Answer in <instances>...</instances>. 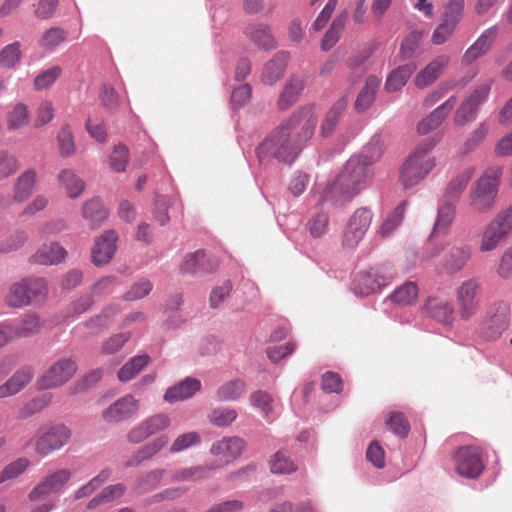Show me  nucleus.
Instances as JSON below:
<instances>
[{
    "mask_svg": "<svg viewBox=\"0 0 512 512\" xmlns=\"http://www.w3.org/2000/svg\"><path fill=\"white\" fill-rule=\"evenodd\" d=\"M270 470L274 474H290L297 470L296 464L284 450H279L270 459Z\"/></svg>",
    "mask_w": 512,
    "mask_h": 512,
    "instance_id": "49530a36",
    "label": "nucleus"
},
{
    "mask_svg": "<svg viewBox=\"0 0 512 512\" xmlns=\"http://www.w3.org/2000/svg\"><path fill=\"white\" fill-rule=\"evenodd\" d=\"M52 401L50 393H44L28 401L18 412V417L21 419L28 418L35 413L42 411Z\"/></svg>",
    "mask_w": 512,
    "mask_h": 512,
    "instance_id": "8fccbe9b",
    "label": "nucleus"
},
{
    "mask_svg": "<svg viewBox=\"0 0 512 512\" xmlns=\"http://www.w3.org/2000/svg\"><path fill=\"white\" fill-rule=\"evenodd\" d=\"M67 257L66 249L58 242H50L39 247L28 259L29 263L43 266L57 265Z\"/></svg>",
    "mask_w": 512,
    "mask_h": 512,
    "instance_id": "412c9836",
    "label": "nucleus"
},
{
    "mask_svg": "<svg viewBox=\"0 0 512 512\" xmlns=\"http://www.w3.org/2000/svg\"><path fill=\"white\" fill-rule=\"evenodd\" d=\"M55 109L51 101L43 100L40 102L37 110L36 117L34 121V126L36 128L42 127L49 122H51L54 118Z\"/></svg>",
    "mask_w": 512,
    "mask_h": 512,
    "instance_id": "e2e57ef3",
    "label": "nucleus"
},
{
    "mask_svg": "<svg viewBox=\"0 0 512 512\" xmlns=\"http://www.w3.org/2000/svg\"><path fill=\"white\" fill-rule=\"evenodd\" d=\"M456 29V25L442 20V22L434 29L431 37V42L434 45H442L447 42Z\"/></svg>",
    "mask_w": 512,
    "mask_h": 512,
    "instance_id": "69168bd1",
    "label": "nucleus"
},
{
    "mask_svg": "<svg viewBox=\"0 0 512 512\" xmlns=\"http://www.w3.org/2000/svg\"><path fill=\"white\" fill-rule=\"evenodd\" d=\"M475 173L473 166L467 167L455 175L447 184L443 199L456 203Z\"/></svg>",
    "mask_w": 512,
    "mask_h": 512,
    "instance_id": "c85d7f7f",
    "label": "nucleus"
},
{
    "mask_svg": "<svg viewBox=\"0 0 512 512\" xmlns=\"http://www.w3.org/2000/svg\"><path fill=\"white\" fill-rule=\"evenodd\" d=\"M512 231V206L498 213L483 230L479 250H495Z\"/></svg>",
    "mask_w": 512,
    "mask_h": 512,
    "instance_id": "0eeeda50",
    "label": "nucleus"
},
{
    "mask_svg": "<svg viewBox=\"0 0 512 512\" xmlns=\"http://www.w3.org/2000/svg\"><path fill=\"white\" fill-rule=\"evenodd\" d=\"M348 19V12L344 11L337 15V17L332 21L329 29L324 34L321 40V49L323 51L330 50L339 40L346 22Z\"/></svg>",
    "mask_w": 512,
    "mask_h": 512,
    "instance_id": "ea45409f",
    "label": "nucleus"
},
{
    "mask_svg": "<svg viewBox=\"0 0 512 512\" xmlns=\"http://www.w3.org/2000/svg\"><path fill=\"white\" fill-rule=\"evenodd\" d=\"M450 62L445 54L438 55L421 69L414 78V84L419 89H425L434 84L444 73Z\"/></svg>",
    "mask_w": 512,
    "mask_h": 512,
    "instance_id": "aec40b11",
    "label": "nucleus"
},
{
    "mask_svg": "<svg viewBox=\"0 0 512 512\" xmlns=\"http://www.w3.org/2000/svg\"><path fill=\"white\" fill-rule=\"evenodd\" d=\"M152 288V283L149 280L141 279L131 286L129 291L124 295V299L127 301L142 299L151 292Z\"/></svg>",
    "mask_w": 512,
    "mask_h": 512,
    "instance_id": "774afa93",
    "label": "nucleus"
},
{
    "mask_svg": "<svg viewBox=\"0 0 512 512\" xmlns=\"http://www.w3.org/2000/svg\"><path fill=\"white\" fill-rule=\"evenodd\" d=\"M423 309L427 316L440 323L449 325L454 320L453 306L447 301L430 298L426 301Z\"/></svg>",
    "mask_w": 512,
    "mask_h": 512,
    "instance_id": "7c9ffc66",
    "label": "nucleus"
},
{
    "mask_svg": "<svg viewBox=\"0 0 512 512\" xmlns=\"http://www.w3.org/2000/svg\"><path fill=\"white\" fill-rule=\"evenodd\" d=\"M220 265V261L207 254L204 250H198L188 253L180 264V271L185 274H195L198 272H212Z\"/></svg>",
    "mask_w": 512,
    "mask_h": 512,
    "instance_id": "6ab92c4d",
    "label": "nucleus"
},
{
    "mask_svg": "<svg viewBox=\"0 0 512 512\" xmlns=\"http://www.w3.org/2000/svg\"><path fill=\"white\" fill-rule=\"evenodd\" d=\"M77 371V363L73 357H63L50 365L38 378L40 389H55L69 382Z\"/></svg>",
    "mask_w": 512,
    "mask_h": 512,
    "instance_id": "6e6552de",
    "label": "nucleus"
},
{
    "mask_svg": "<svg viewBox=\"0 0 512 512\" xmlns=\"http://www.w3.org/2000/svg\"><path fill=\"white\" fill-rule=\"evenodd\" d=\"M407 206V201H402L388 214L377 231V235L381 239L390 237L400 226L403 221Z\"/></svg>",
    "mask_w": 512,
    "mask_h": 512,
    "instance_id": "c9c22d12",
    "label": "nucleus"
},
{
    "mask_svg": "<svg viewBox=\"0 0 512 512\" xmlns=\"http://www.w3.org/2000/svg\"><path fill=\"white\" fill-rule=\"evenodd\" d=\"M30 465V462L27 458H18L17 460L9 463L4 469L0 472V484L4 483L8 480H12L21 475Z\"/></svg>",
    "mask_w": 512,
    "mask_h": 512,
    "instance_id": "5fc2aeb1",
    "label": "nucleus"
},
{
    "mask_svg": "<svg viewBox=\"0 0 512 512\" xmlns=\"http://www.w3.org/2000/svg\"><path fill=\"white\" fill-rule=\"evenodd\" d=\"M60 74L61 68L59 66H52L41 71L34 79L35 89L39 91L48 88L58 79Z\"/></svg>",
    "mask_w": 512,
    "mask_h": 512,
    "instance_id": "052dcab7",
    "label": "nucleus"
},
{
    "mask_svg": "<svg viewBox=\"0 0 512 512\" xmlns=\"http://www.w3.org/2000/svg\"><path fill=\"white\" fill-rule=\"evenodd\" d=\"M437 140L427 139L421 143L405 160L400 168L399 180L405 188L420 183L435 167L436 160L432 150Z\"/></svg>",
    "mask_w": 512,
    "mask_h": 512,
    "instance_id": "20e7f679",
    "label": "nucleus"
},
{
    "mask_svg": "<svg viewBox=\"0 0 512 512\" xmlns=\"http://www.w3.org/2000/svg\"><path fill=\"white\" fill-rule=\"evenodd\" d=\"M168 443V439L165 436L155 438L151 442L147 443L136 451L132 457L125 463L126 467L137 466L145 460H148L160 452Z\"/></svg>",
    "mask_w": 512,
    "mask_h": 512,
    "instance_id": "473e14b6",
    "label": "nucleus"
},
{
    "mask_svg": "<svg viewBox=\"0 0 512 512\" xmlns=\"http://www.w3.org/2000/svg\"><path fill=\"white\" fill-rule=\"evenodd\" d=\"M329 216L327 212L320 211L315 213L308 221L310 234L317 238L324 235L328 230Z\"/></svg>",
    "mask_w": 512,
    "mask_h": 512,
    "instance_id": "13d9d810",
    "label": "nucleus"
},
{
    "mask_svg": "<svg viewBox=\"0 0 512 512\" xmlns=\"http://www.w3.org/2000/svg\"><path fill=\"white\" fill-rule=\"evenodd\" d=\"M201 389V382L192 377H187L177 384L169 387L163 396L167 403H176L193 397Z\"/></svg>",
    "mask_w": 512,
    "mask_h": 512,
    "instance_id": "393cba45",
    "label": "nucleus"
},
{
    "mask_svg": "<svg viewBox=\"0 0 512 512\" xmlns=\"http://www.w3.org/2000/svg\"><path fill=\"white\" fill-rule=\"evenodd\" d=\"M386 424L394 434L401 438L406 437L410 431V425L401 412H391Z\"/></svg>",
    "mask_w": 512,
    "mask_h": 512,
    "instance_id": "4d7b16f0",
    "label": "nucleus"
},
{
    "mask_svg": "<svg viewBox=\"0 0 512 512\" xmlns=\"http://www.w3.org/2000/svg\"><path fill=\"white\" fill-rule=\"evenodd\" d=\"M43 328V321L39 314L29 312L24 314L17 323H10V331L13 339L31 338L39 334Z\"/></svg>",
    "mask_w": 512,
    "mask_h": 512,
    "instance_id": "a878e982",
    "label": "nucleus"
},
{
    "mask_svg": "<svg viewBox=\"0 0 512 512\" xmlns=\"http://www.w3.org/2000/svg\"><path fill=\"white\" fill-rule=\"evenodd\" d=\"M417 66L414 62L407 63L394 69L387 77L385 88L389 92L400 90L415 72Z\"/></svg>",
    "mask_w": 512,
    "mask_h": 512,
    "instance_id": "58836bf2",
    "label": "nucleus"
},
{
    "mask_svg": "<svg viewBox=\"0 0 512 512\" xmlns=\"http://www.w3.org/2000/svg\"><path fill=\"white\" fill-rule=\"evenodd\" d=\"M71 478L72 471L68 468L51 471L42 477L27 495L31 503H39L30 512L53 511L57 506V501L52 496L64 493Z\"/></svg>",
    "mask_w": 512,
    "mask_h": 512,
    "instance_id": "7ed1b4c3",
    "label": "nucleus"
},
{
    "mask_svg": "<svg viewBox=\"0 0 512 512\" xmlns=\"http://www.w3.org/2000/svg\"><path fill=\"white\" fill-rule=\"evenodd\" d=\"M141 402L132 394H126L105 408L101 417L107 424H117L136 416L140 410Z\"/></svg>",
    "mask_w": 512,
    "mask_h": 512,
    "instance_id": "f8f14e48",
    "label": "nucleus"
},
{
    "mask_svg": "<svg viewBox=\"0 0 512 512\" xmlns=\"http://www.w3.org/2000/svg\"><path fill=\"white\" fill-rule=\"evenodd\" d=\"M49 293L45 278L28 276L12 283L4 297L6 306L20 309L45 302Z\"/></svg>",
    "mask_w": 512,
    "mask_h": 512,
    "instance_id": "423d86ee",
    "label": "nucleus"
},
{
    "mask_svg": "<svg viewBox=\"0 0 512 512\" xmlns=\"http://www.w3.org/2000/svg\"><path fill=\"white\" fill-rule=\"evenodd\" d=\"M19 168L16 157L7 151H0V181L13 175Z\"/></svg>",
    "mask_w": 512,
    "mask_h": 512,
    "instance_id": "0e129e2a",
    "label": "nucleus"
},
{
    "mask_svg": "<svg viewBox=\"0 0 512 512\" xmlns=\"http://www.w3.org/2000/svg\"><path fill=\"white\" fill-rule=\"evenodd\" d=\"M471 248L469 246H460L453 248L445 260L444 268L447 273L454 274L463 269L471 258Z\"/></svg>",
    "mask_w": 512,
    "mask_h": 512,
    "instance_id": "79ce46f5",
    "label": "nucleus"
},
{
    "mask_svg": "<svg viewBox=\"0 0 512 512\" xmlns=\"http://www.w3.org/2000/svg\"><path fill=\"white\" fill-rule=\"evenodd\" d=\"M457 102L455 96H451L443 104L434 109L427 117L423 118L417 125V131L421 135L437 129L453 110Z\"/></svg>",
    "mask_w": 512,
    "mask_h": 512,
    "instance_id": "4be33fe9",
    "label": "nucleus"
},
{
    "mask_svg": "<svg viewBox=\"0 0 512 512\" xmlns=\"http://www.w3.org/2000/svg\"><path fill=\"white\" fill-rule=\"evenodd\" d=\"M27 240L28 234L26 231H16L0 245V252L10 253L16 251L23 247Z\"/></svg>",
    "mask_w": 512,
    "mask_h": 512,
    "instance_id": "338daca9",
    "label": "nucleus"
},
{
    "mask_svg": "<svg viewBox=\"0 0 512 512\" xmlns=\"http://www.w3.org/2000/svg\"><path fill=\"white\" fill-rule=\"evenodd\" d=\"M129 159V152L126 146L117 145L114 147L110 157L109 165L115 172H123Z\"/></svg>",
    "mask_w": 512,
    "mask_h": 512,
    "instance_id": "680f3d73",
    "label": "nucleus"
},
{
    "mask_svg": "<svg viewBox=\"0 0 512 512\" xmlns=\"http://www.w3.org/2000/svg\"><path fill=\"white\" fill-rule=\"evenodd\" d=\"M304 86L305 78L303 76H290L278 99V109L282 111L289 109L298 100V97L304 89Z\"/></svg>",
    "mask_w": 512,
    "mask_h": 512,
    "instance_id": "c756f323",
    "label": "nucleus"
},
{
    "mask_svg": "<svg viewBox=\"0 0 512 512\" xmlns=\"http://www.w3.org/2000/svg\"><path fill=\"white\" fill-rule=\"evenodd\" d=\"M491 84V80L485 81L464 99L453 117L456 125L463 126L475 118L479 105L487 98L490 92Z\"/></svg>",
    "mask_w": 512,
    "mask_h": 512,
    "instance_id": "4468645a",
    "label": "nucleus"
},
{
    "mask_svg": "<svg viewBox=\"0 0 512 512\" xmlns=\"http://www.w3.org/2000/svg\"><path fill=\"white\" fill-rule=\"evenodd\" d=\"M393 276L391 270L385 266L360 272L355 280L356 290L363 295L378 292L382 287L390 283Z\"/></svg>",
    "mask_w": 512,
    "mask_h": 512,
    "instance_id": "dca6fc26",
    "label": "nucleus"
},
{
    "mask_svg": "<svg viewBox=\"0 0 512 512\" xmlns=\"http://www.w3.org/2000/svg\"><path fill=\"white\" fill-rule=\"evenodd\" d=\"M66 36L67 33L63 29L52 27L43 33L39 45L45 50H53L65 41Z\"/></svg>",
    "mask_w": 512,
    "mask_h": 512,
    "instance_id": "603ef678",
    "label": "nucleus"
},
{
    "mask_svg": "<svg viewBox=\"0 0 512 512\" xmlns=\"http://www.w3.org/2000/svg\"><path fill=\"white\" fill-rule=\"evenodd\" d=\"M83 217L90 222L92 229L98 228L108 217V211L97 199L85 202L82 208Z\"/></svg>",
    "mask_w": 512,
    "mask_h": 512,
    "instance_id": "37998d69",
    "label": "nucleus"
},
{
    "mask_svg": "<svg viewBox=\"0 0 512 512\" xmlns=\"http://www.w3.org/2000/svg\"><path fill=\"white\" fill-rule=\"evenodd\" d=\"M423 36L424 32L420 30L410 32L408 36L402 41L400 47L401 56L405 59L411 58L415 51L418 49L419 43Z\"/></svg>",
    "mask_w": 512,
    "mask_h": 512,
    "instance_id": "bf43d9fd",
    "label": "nucleus"
},
{
    "mask_svg": "<svg viewBox=\"0 0 512 512\" xmlns=\"http://www.w3.org/2000/svg\"><path fill=\"white\" fill-rule=\"evenodd\" d=\"M130 338V332H122L111 335L109 338L102 342L100 347L101 354L112 355L119 352Z\"/></svg>",
    "mask_w": 512,
    "mask_h": 512,
    "instance_id": "3c124183",
    "label": "nucleus"
},
{
    "mask_svg": "<svg viewBox=\"0 0 512 512\" xmlns=\"http://www.w3.org/2000/svg\"><path fill=\"white\" fill-rule=\"evenodd\" d=\"M244 34L262 50H272L277 47V41L268 25L262 23L250 24L245 28Z\"/></svg>",
    "mask_w": 512,
    "mask_h": 512,
    "instance_id": "bb28decb",
    "label": "nucleus"
},
{
    "mask_svg": "<svg viewBox=\"0 0 512 512\" xmlns=\"http://www.w3.org/2000/svg\"><path fill=\"white\" fill-rule=\"evenodd\" d=\"M71 437L72 430L67 425L63 423L51 425L35 438V451L38 455L46 457L67 445Z\"/></svg>",
    "mask_w": 512,
    "mask_h": 512,
    "instance_id": "1a4fd4ad",
    "label": "nucleus"
},
{
    "mask_svg": "<svg viewBox=\"0 0 512 512\" xmlns=\"http://www.w3.org/2000/svg\"><path fill=\"white\" fill-rule=\"evenodd\" d=\"M289 60V53L286 51L277 52L271 60L263 67L261 72V81L268 85H273L282 78Z\"/></svg>",
    "mask_w": 512,
    "mask_h": 512,
    "instance_id": "cd10ccee",
    "label": "nucleus"
},
{
    "mask_svg": "<svg viewBox=\"0 0 512 512\" xmlns=\"http://www.w3.org/2000/svg\"><path fill=\"white\" fill-rule=\"evenodd\" d=\"M455 470L465 478L478 477L484 468L481 452L477 447L465 446L454 453Z\"/></svg>",
    "mask_w": 512,
    "mask_h": 512,
    "instance_id": "2eb2a0df",
    "label": "nucleus"
},
{
    "mask_svg": "<svg viewBox=\"0 0 512 512\" xmlns=\"http://www.w3.org/2000/svg\"><path fill=\"white\" fill-rule=\"evenodd\" d=\"M211 468L207 466H195L175 471L171 480L173 482L198 481L208 476Z\"/></svg>",
    "mask_w": 512,
    "mask_h": 512,
    "instance_id": "09e8293b",
    "label": "nucleus"
},
{
    "mask_svg": "<svg viewBox=\"0 0 512 512\" xmlns=\"http://www.w3.org/2000/svg\"><path fill=\"white\" fill-rule=\"evenodd\" d=\"M418 297V287L416 283L408 281L397 288L390 296L392 302L398 305H410Z\"/></svg>",
    "mask_w": 512,
    "mask_h": 512,
    "instance_id": "de8ad7c7",
    "label": "nucleus"
},
{
    "mask_svg": "<svg viewBox=\"0 0 512 512\" xmlns=\"http://www.w3.org/2000/svg\"><path fill=\"white\" fill-rule=\"evenodd\" d=\"M509 307L504 302L493 304L481 324L485 337L494 339L508 327Z\"/></svg>",
    "mask_w": 512,
    "mask_h": 512,
    "instance_id": "f3484780",
    "label": "nucleus"
},
{
    "mask_svg": "<svg viewBox=\"0 0 512 512\" xmlns=\"http://www.w3.org/2000/svg\"><path fill=\"white\" fill-rule=\"evenodd\" d=\"M171 424L170 417L165 413H157L146 417L132 427L126 435L129 443L139 444L149 437L166 430Z\"/></svg>",
    "mask_w": 512,
    "mask_h": 512,
    "instance_id": "ddd939ff",
    "label": "nucleus"
},
{
    "mask_svg": "<svg viewBox=\"0 0 512 512\" xmlns=\"http://www.w3.org/2000/svg\"><path fill=\"white\" fill-rule=\"evenodd\" d=\"M317 118L312 109L303 108L273 129L257 148L259 157H273L291 164L314 134Z\"/></svg>",
    "mask_w": 512,
    "mask_h": 512,
    "instance_id": "f257e3e1",
    "label": "nucleus"
},
{
    "mask_svg": "<svg viewBox=\"0 0 512 512\" xmlns=\"http://www.w3.org/2000/svg\"><path fill=\"white\" fill-rule=\"evenodd\" d=\"M22 59L21 44L15 41L4 46L0 50V67L5 69H14Z\"/></svg>",
    "mask_w": 512,
    "mask_h": 512,
    "instance_id": "a18cd8bd",
    "label": "nucleus"
},
{
    "mask_svg": "<svg viewBox=\"0 0 512 512\" xmlns=\"http://www.w3.org/2000/svg\"><path fill=\"white\" fill-rule=\"evenodd\" d=\"M498 36V28L492 26L486 29L479 38L465 51L462 62L471 64L479 57L486 54Z\"/></svg>",
    "mask_w": 512,
    "mask_h": 512,
    "instance_id": "b1692460",
    "label": "nucleus"
},
{
    "mask_svg": "<svg viewBox=\"0 0 512 512\" xmlns=\"http://www.w3.org/2000/svg\"><path fill=\"white\" fill-rule=\"evenodd\" d=\"M118 235L114 230L104 231L96 239L91 251L92 261L96 266L108 264L117 249Z\"/></svg>",
    "mask_w": 512,
    "mask_h": 512,
    "instance_id": "a211bd4d",
    "label": "nucleus"
},
{
    "mask_svg": "<svg viewBox=\"0 0 512 512\" xmlns=\"http://www.w3.org/2000/svg\"><path fill=\"white\" fill-rule=\"evenodd\" d=\"M117 309L109 307L103 310L99 315L89 319L84 323L85 327L90 330L92 334L98 333L101 329L109 325L110 319L117 313Z\"/></svg>",
    "mask_w": 512,
    "mask_h": 512,
    "instance_id": "6e6d98bb",
    "label": "nucleus"
},
{
    "mask_svg": "<svg viewBox=\"0 0 512 512\" xmlns=\"http://www.w3.org/2000/svg\"><path fill=\"white\" fill-rule=\"evenodd\" d=\"M57 178L69 198L75 199L82 194L85 187L84 182L73 170L62 169Z\"/></svg>",
    "mask_w": 512,
    "mask_h": 512,
    "instance_id": "a19ab883",
    "label": "nucleus"
},
{
    "mask_svg": "<svg viewBox=\"0 0 512 512\" xmlns=\"http://www.w3.org/2000/svg\"><path fill=\"white\" fill-rule=\"evenodd\" d=\"M370 161L364 156L351 157L337 178L321 192L319 201L332 204L349 201L366 184Z\"/></svg>",
    "mask_w": 512,
    "mask_h": 512,
    "instance_id": "f03ea898",
    "label": "nucleus"
},
{
    "mask_svg": "<svg viewBox=\"0 0 512 512\" xmlns=\"http://www.w3.org/2000/svg\"><path fill=\"white\" fill-rule=\"evenodd\" d=\"M34 368L25 365L17 369L14 374L0 385V399L13 396L22 391L33 379Z\"/></svg>",
    "mask_w": 512,
    "mask_h": 512,
    "instance_id": "5701e85b",
    "label": "nucleus"
},
{
    "mask_svg": "<svg viewBox=\"0 0 512 512\" xmlns=\"http://www.w3.org/2000/svg\"><path fill=\"white\" fill-rule=\"evenodd\" d=\"M501 175L502 167L494 165L488 167L472 184L468 204L475 213L485 214L494 208Z\"/></svg>",
    "mask_w": 512,
    "mask_h": 512,
    "instance_id": "39448f33",
    "label": "nucleus"
},
{
    "mask_svg": "<svg viewBox=\"0 0 512 512\" xmlns=\"http://www.w3.org/2000/svg\"><path fill=\"white\" fill-rule=\"evenodd\" d=\"M36 183V173L34 170L29 169L23 172L17 179L14 186V200L22 202L26 200L31 194Z\"/></svg>",
    "mask_w": 512,
    "mask_h": 512,
    "instance_id": "c03bdc74",
    "label": "nucleus"
},
{
    "mask_svg": "<svg viewBox=\"0 0 512 512\" xmlns=\"http://www.w3.org/2000/svg\"><path fill=\"white\" fill-rule=\"evenodd\" d=\"M380 82L381 80L374 75L367 77L365 85L358 93L355 101L354 106L358 112H363L372 105L373 101L375 100Z\"/></svg>",
    "mask_w": 512,
    "mask_h": 512,
    "instance_id": "e433bc0d",
    "label": "nucleus"
},
{
    "mask_svg": "<svg viewBox=\"0 0 512 512\" xmlns=\"http://www.w3.org/2000/svg\"><path fill=\"white\" fill-rule=\"evenodd\" d=\"M481 284L477 278H468L460 283L455 297L459 316L462 320H470L480 305Z\"/></svg>",
    "mask_w": 512,
    "mask_h": 512,
    "instance_id": "9d476101",
    "label": "nucleus"
},
{
    "mask_svg": "<svg viewBox=\"0 0 512 512\" xmlns=\"http://www.w3.org/2000/svg\"><path fill=\"white\" fill-rule=\"evenodd\" d=\"M30 122V111L23 102H16L10 105L6 115L7 129L17 131L27 126Z\"/></svg>",
    "mask_w": 512,
    "mask_h": 512,
    "instance_id": "2f4dec72",
    "label": "nucleus"
},
{
    "mask_svg": "<svg viewBox=\"0 0 512 512\" xmlns=\"http://www.w3.org/2000/svg\"><path fill=\"white\" fill-rule=\"evenodd\" d=\"M373 216L371 209L366 207L358 208L347 222L343 233L342 245L349 249L356 248L369 230Z\"/></svg>",
    "mask_w": 512,
    "mask_h": 512,
    "instance_id": "9b49d317",
    "label": "nucleus"
},
{
    "mask_svg": "<svg viewBox=\"0 0 512 512\" xmlns=\"http://www.w3.org/2000/svg\"><path fill=\"white\" fill-rule=\"evenodd\" d=\"M151 358L148 354H140L131 358L117 372V378L120 382H128L139 375L150 363Z\"/></svg>",
    "mask_w": 512,
    "mask_h": 512,
    "instance_id": "f704fd0d",
    "label": "nucleus"
},
{
    "mask_svg": "<svg viewBox=\"0 0 512 512\" xmlns=\"http://www.w3.org/2000/svg\"><path fill=\"white\" fill-rule=\"evenodd\" d=\"M201 443V437L198 432L191 431L179 435L170 446L171 453H179L186 449L198 446Z\"/></svg>",
    "mask_w": 512,
    "mask_h": 512,
    "instance_id": "864d4df0",
    "label": "nucleus"
},
{
    "mask_svg": "<svg viewBox=\"0 0 512 512\" xmlns=\"http://www.w3.org/2000/svg\"><path fill=\"white\" fill-rule=\"evenodd\" d=\"M454 216L455 203L443 200V203L439 206L437 218L430 238L438 235H445L453 222Z\"/></svg>",
    "mask_w": 512,
    "mask_h": 512,
    "instance_id": "72a5a7b5",
    "label": "nucleus"
},
{
    "mask_svg": "<svg viewBox=\"0 0 512 512\" xmlns=\"http://www.w3.org/2000/svg\"><path fill=\"white\" fill-rule=\"evenodd\" d=\"M347 108L346 97L338 99L327 112L322 124H321V135L323 137L330 136L337 127L341 115Z\"/></svg>",
    "mask_w": 512,
    "mask_h": 512,
    "instance_id": "4c0bfd02",
    "label": "nucleus"
}]
</instances>
